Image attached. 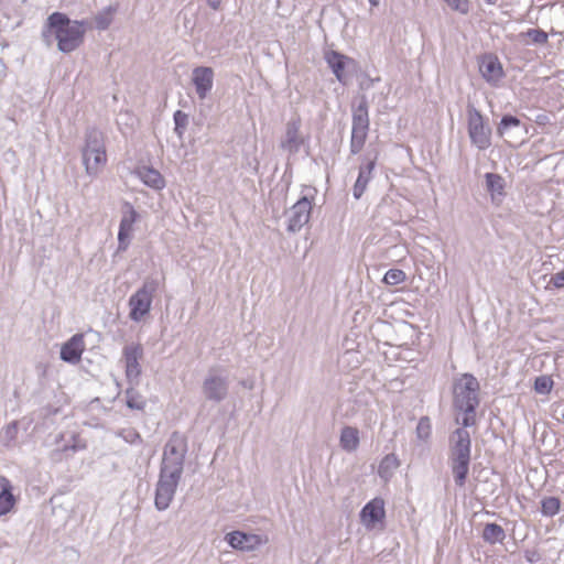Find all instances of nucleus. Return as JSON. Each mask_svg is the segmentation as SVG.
I'll return each mask as SVG.
<instances>
[{
    "instance_id": "2f4dec72",
    "label": "nucleus",
    "mask_w": 564,
    "mask_h": 564,
    "mask_svg": "<svg viewBox=\"0 0 564 564\" xmlns=\"http://www.w3.org/2000/svg\"><path fill=\"white\" fill-rule=\"evenodd\" d=\"M127 406L132 410H143L145 406V400L133 389L126 391Z\"/></svg>"
},
{
    "instance_id": "f03ea898",
    "label": "nucleus",
    "mask_w": 564,
    "mask_h": 564,
    "mask_svg": "<svg viewBox=\"0 0 564 564\" xmlns=\"http://www.w3.org/2000/svg\"><path fill=\"white\" fill-rule=\"evenodd\" d=\"M85 24V21L70 20L65 13L53 12L46 19L42 37L50 45L53 36L57 41L58 51L70 53L84 42Z\"/></svg>"
},
{
    "instance_id": "f3484780",
    "label": "nucleus",
    "mask_w": 564,
    "mask_h": 564,
    "mask_svg": "<svg viewBox=\"0 0 564 564\" xmlns=\"http://www.w3.org/2000/svg\"><path fill=\"white\" fill-rule=\"evenodd\" d=\"M482 78L490 85L496 86L503 77L502 65L496 56H485L479 65Z\"/></svg>"
},
{
    "instance_id": "c85d7f7f",
    "label": "nucleus",
    "mask_w": 564,
    "mask_h": 564,
    "mask_svg": "<svg viewBox=\"0 0 564 564\" xmlns=\"http://www.w3.org/2000/svg\"><path fill=\"white\" fill-rule=\"evenodd\" d=\"M561 501L556 497H546L541 501V513L544 517H554L558 513Z\"/></svg>"
},
{
    "instance_id": "72a5a7b5",
    "label": "nucleus",
    "mask_w": 564,
    "mask_h": 564,
    "mask_svg": "<svg viewBox=\"0 0 564 564\" xmlns=\"http://www.w3.org/2000/svg\"><path fill=\"white\" fill-rule=\"evenodd\" d=\"M432 424L427 416H422L416 425V437L422 441H426L431 436Z\"/></svg>"
},
{
    "instance_id": "7c9ffc66",
    "label": "nucleus",
    "mask_w": 564,
    "mask_h": 564,
    "mask_svg": "<svg viewBox=\"0 0 564 564\" xmlns=\"http://www.w3.org/2000/svg\"><path fill=\"white\" fill-rule=\"evenodd\" d=\"M17 435H18V423L11 422L1 432L0 441L2 442V444L4 446L9 447L14 443Z\"/></svg>"
},
{
    "instance_id": "9b49d317",
    "label": "nucleus",
    "mask_w": 564,
    "mask_h": 564,
    "mask_svg": "<svg viewBox=\"0 0 564 564\" xmlns=\"http://www.w3.org/2000/svg\"><path fill=\"white\" fill-rule=\"evenodd\" d=\"M143 357V348L140 344H130L124 346L122 358L126 367V377L129 382L138 383L141 376L140 360Z\"/></svg>"
},
{
    "instance_id": "e433bc0d",
    "label": "nucleus",
    "mask_w": 564,
    "mask_h": 564,
    "mask_svg": "<svg viewBox=\"0 0 564 564\" xmlns=\"http://www.w3.org/2000/svg\"><path fill=\"white\" fill-rule=\"evenodd\" d=\"M117 435L121 437L124 442L132 445L142 443V437L140 433L132 427L122 429L117 433Z\"/></svg>"
},
{
    "instance_id": "7ed1b4c3",
    "label": "nucleus",
    "mask_w": 564,
    "mask_h": 564,
    "mask_svg": "<svg viewBox=\"0 0 564 564\" xmlns=\"http://www.w3.org/2000/svg\"><path fill=\"white\" fill-rule=\"evenodd\" d=\"M480 384L471 373H463L453 383L454 408L464 414L460 424L470 427L476 423V409L479 405Z\"/></svg>"
},
{
    "instance_id": "b1692460",
    "label": "nucleus",
    "mask_w": 564,
    "mask_h": 564,
    "mask_svg": "<svg viewBox=\"0 0 564 564\" xmlns=\"http://www.w3.org/2000/svg\"><path fill=\"white\" fill-rule=\"evenodd\" d=\"M138 174L145 185L154 189H161L165 186L163 176L152 167L143 166L139 169Z\"/></svg>"
},
{
    "instance_id": "423d86ee",
    "label": "nucleus",
    "mask_w": 564,
    "mask_h": 564,
    "mask_svg": "<svg viewBox=\"0 0 564 564\" xmlns=\"http://www.w3.org/2000/svg\"><path fill=\"white\" fill-rule=\"evenodd\" d=\"M160 288V281L155 278H147L129 299V318L135 323L141 322L151 311L154 294Z\"/></svg>"
},
{
    "instance_id": "bb28decb",
    "label": "nucleus",
    "mask_w": 564,
    "mask_h": 564,
    "mask_svg": "<svg viewBox=\"0 0 564 564\" xmlns=\"http://www.w3.org/2000/svg\"><path fill=\"white\" fill-rule=\"evenodd\" d=\"M481 538L489 544L502 543L506 539V532L501 525L491 522L485 525Z\"/></svg>"
},
{
    "instance_id": "ea45409f",
    "label": "nucleus",
    "mask_w": 564,
    "mask_h": 564,
    "mask_svg": "<svg viewBox=\"0 0 564 564\" xmlns=\"http://www.w3.org/2000/svg\"><path fill=\"white\" fill-rule=\"evenodd\" d=\"M550 283L556 289L564 288V270L553 274L551 276Z\"/></svg>"
},
{
    "instance_id": "4be33fe9",
    "label": "nucleus",
    "mask_w": 564,
    "mask_h": 564,
    "mask_svg": "<svg viewBox=\"0 0 564 564\" xmlns=\"http://www.w3.org/2000/svg\"><path fill=\"white\" fill-rule=\"evenodd\" d=\"M0 516L9 513L15 505V498L12 494V485L6 477L0 478Z\"/></svg>"
},
{
    "instance_id": "6ab92c4d",
    "label": "nucleus",
    "mask_w": 564,
    "mask_h": 564,
    "mask_svg": "<svg viewBox=\"0 0 564 564\" xmlns=\"http://www.w3.org/2000/svg\"><path fill=\"white\" fill-rule=\"evenodd\" d=\"M386 516L384 501L381 498H373L367 502L360 511V519L366 525H373Z\"/></svg>"
},
{
    "instance_id": "c9c22d12",
    "label": "nucleus",
    "mask_w": 564,
    "mask_h": 564,
    "mask_svg": "<svg viewBox=\"0 0 564 564\" xmlns=\"http://www.w3.org/2000/svg\"><path fill=\"white\" fill-rule=\"evenodd\" d=\"M553 388V380L549 376H539L534 380V390L540 394H549Z\"/></svg>"
},
{
    "instance_id": "393cba45",
    "label": "nucleus",
    "mask_w": 564,
    "mask_h": 564,
    "mask_svg": "<svg viewBox=\"0 0 564 564\" xmlns=\"http://www.w3.org/2000/svg\"><path fill=\"white\" fill-rule=\"evenodd\" d=\"M118 9H119V4L116 3V4H110L106 8H104L101 11H99L95 15L96 29L99 31L107 30L110 26V24L112 23L113 17L117 13Z\"/></svg>"
},
{
    "instance_id": "f704fd0d",
    "label": "nucleus",
    "mask_w": 564,
    "mask_h": 564,
    "mask_svg": "<svg viewBox=\"0 0 564 564\" xmlns=\"http://www.w3.org/2000/svg\"><path fill=\"white\" fill-rule=\"evenodd\" d=\"M405 273L400 269H389L384 276L383 282L388 285H398L404 282Z\"/></svg>"
},
{
    "instance_id": "412c9836",
    "label": "nucleus",
    "mask_w": 564,
    "mask_h": 564,
    "mask_svg": "<svg viewBox=\"0 0 564 564\" xmlns=\"http://www.w3.org/2000/svg\"><path fill=\"white\" fill-rule=\"evenodd\" d=\"M360 443V435L357 427L354 426H344L340 431L339 435V445L343 451L347 453H352L357 451Z\"/></svg>"
},
{
    "instance_id": "20e7f679",
    "label": "nucleus",
    "mask_w": 564,
    "mask_h": 564,
    "mask_svg": "<svg viewBox=\"0 0 564 564\" xmlns=\"http://www.w3.org/2000/svg\"><path fill=\"white\" fill-rule=\"evenodd\" d=\"M471 440L466 427L456 429L449 437L448 465L456 486L464 487L469 474Z\"/></svg>"
},
{
    "instance_id": "4468645a",
    "label": "nucleus",
    "mask_w": 564,
    "mask_h": 564,
    "mask_svg": "<svg viewBox=\"0 0 564 564\" xmlns=\"http://www.w3.org/2000/svg\"><path fill=\"white\" fill-rule=\"evenodd\" d=\"M192 83L199 99H205L214 85V70L208 66H197L193 69Z\"/></svg>"
},
{
    "instance_id": "ddd939ff",
    "label": "nucleus",
    "mask_w": 564,
    "mask_h": 564,
    "mask_svg": "<svg viewBox=\"0 0 564 564\" xmlns=\"http://www.w3.org/2000/svg\"><path fill=\"white\" fill-rule=\"evenodd\" d=\"M378 154L370 155L367 153L361 158V164L359 166L358 176L352 187V195L355 199L361 198L369 182L372 180V172L377 164Z\"/></svg>"
},
{
    "instance_id": "a211bd4d",
    "label": "nucleus",
    "mask_w": 564,
    "mask_h": 564,
    "mask_svg": "<svg viewBox=\"0 0 564 564\" xmlns=\"http://www.w3.org/2000/svg\"><path fill=\"white\" fill-rule=\"evenodd\" d=\"M325 62L327 63L328 67L332 69L333 74L335 75L336 79L341 83L346 84L347 76L345 74V68L348 63H351L352 59L337 51H328L324 55Z\"/></svg>"
},
{
    "instance_id": "2eb2a0df",
    "label": "nucleus",
    "mask_w": 564,
    "mask_h": 564,
    "mask_svg": "<svg viewBox=\"0 0 564 564\" xmlns=\"http://www.w3.org/2000/svg\"><path fill=\"white\" fill-rule=\"evenodd\" d=\"M225 540L232 549L240 551H253L262 542L259 535L248 534L241 531H232L227 533Z\"/></svg>"
},
{
    "instance_id": "4c0bfd02",
    "label": "nucleus",
    "mask_w": 564,
    "mask_h": 564,
    "mask_svg": "<svg viewBox=\"0 0 564 564\" xmlns=\"http://www.w3.org/2000/svg\"><path fill=\"white\" fill-rule=\"evenodd\" d=\"M173 120L175 123L174 131L181 138L187 127L188 116L182 110H176L173 115Z\"/></svg>"
},
{
    "instance_id": "0eeeda50",
    "label": "nucleus",
    "mask_w": 564,
    "mask_h": 564,
    "mask_svg": "<svg viewBox=\"0 0 564 564\" xmlns=\"http://www.w3.org/2000/svg\"><path fill=\"white\" fill-rule=\"evenodd\" d=\"M229 386L228 371L223 367H212L203 380L202 392L206 400L220 403L228 397Z\"/></svg>"
},
{
    "instance_id": "473e14b6",
    "label": "nucleus",
    "mask_w": 564,
    "mask_h": 564,
    "mask_svg": "<svg viewBox=\"0 0 564 564\" xmlns=\"http://www.w3.org/2000/svg\"><path fill=\"white\" fill-rule=\"evenodd\" d=\"M521 121L518 117L512 115H505L500 120L497 131L500 135H503L508 132L509 129L519 127Z\"/></svg>"
},
{
    "instance_id": "a19ab883",
    "label": "nucleus",
    "mask_w": 564,
    "mask_h": 564,
    "mask_svg": "<svg viewBox=\"0 0 564 564\" xmlns=\"http://www.w3.org/2000/svg\"><path fill=\"white\" fill-rule=\"evenodd\" d=\"M220 3V0H208V4L213 8V9H217L218 6Z\"/></svg>"
},
{
    "instance_id": "1a4fd4ad",
    "label": "nucleus",
    "mask_w": 564,
    "mask_h": 564,
    "mask_svg": "<svg viewBox=\"0 0 564 564\" xmlns=\"http://www.w3.org/2000/svg\"><path fill=\"white\" fill-rule=\"evenodd\" d=\"M312 213V202L307 196L301 197L286 212V230L291 234L300 231L310 220Z\"/></svg>"
},
{
    "instance_id": "5701e85b",
    "label": "nucleus",
    "mask_w": 564,
    "mask_h": 564,
    "mask_svg": "<svg viewBox=\"0 0 564 564\" xmlns=\"http://www.w3.org/2000/svg\"><path fill=\"white\" fill-rule=\"evenodd\" d=\"M485 180L492 200H500L505 196V178L497 173H486Z\"/></svg>"
},
{
    "instance_id": "6e6552de",
    "label": "nucleus",
    "mask_w": 564,
    "mask_h": 564,
    "mask_svg": "<svg viewBox=\"0 0 564 564\" xmlns=\"http://www.w3.org/2000/svg\"><path fill=\"white\" fill-rule=\"evenodd\" d=\"M467 128L473 145L478 150H486L491 144V129L485 124L480 111L471 104L467 105Z\"/></svg>"
},
{
    "instance_id": "79ce46f5",
    "label": "nucleus",
    "mask_w": 564,
    "mask_h": 564,
    "mask_svg": "<svg viewBox=\"0 0 564 564\" xmlns=\"http://www.w3.org/2000/svg\"><path fill=\"white\" fill-rule=\"evenodd\" d=\"M371 7H378L380 3V0H368Z\"/></svg>"
},
{
    "instance_id": "f257e3e1",
    "label": "nucleus",
    "mask_w": 564,
    "mask_h": 564,
    "mask_svg": "<svg viewBox=\"0 0 564 564\" xmlns=\"http://www.w3.org/2000/svg\"><path fill=\"white\" fill-rule=\"evenodd\" d=\"M186 453V438L180 433H173L163 449L160 475L155 488L154 505L159 511L166 510L175 496L183 474Z\"/></svg>"
},
{
    "instance_id": "aec40b11",
    "label": "nucleus",
    "mask_w": 564,
    "mask_h": 564,
    "mask_svg": "<svg viewBox=\"0 0 564 564\" xmlns=\"http://www.w3.org/2000/svg\"><path fill=\"white\" fill-rule=\"evenodd\" d=\"M369 106L367 98L362 96L357 105H352L351 130L369 131Z\"/></svg>"
},
{
    "instance_id": "dca6fc26",
    "label": "nucleus",
    "mask_w": 564,
    "mask_h": 564,
    "mask_svg": "<svg viewBox=\"0 0 564 564\" xmlns=\"http://www.w3.org/2000/svg\"><path fill=\"white\" fill-rule=\"evenodd\" d=\"M84 349V336L75 334L62 346L61 359L75 365L80 360Z\"/></svg>"
},
{
    "instance_id": "cd10ccee",
    "label": "nucleus",
    "mask_w": 564,
    "mask_h": 564,
    "mask_svg": "<svg viewBox=\"0 0 564 564\" xmlns=\"http://www.w3.org/2000/svg\"><path fill=\"white\" fill-rule=\"evenodd\" d=\"M367 135L368 131L351 130L349 144L350 154L356 155L362 150L367 140Z\"/></svg>"
},
{
    "instance_id": "a878e982",
    "label": "nucleus",
    "mask_w": 564,
    "mask_h": 564,
    "mask_svg": "<svg viewBox=\"0 0 564 564\" xmlns=\"http://www.w3.org/2000/svg\"><path fill=\"white\" fill-rule=\"evenodd\" d=\"M400 463L398 457L394 454H388L386 455L378 467V475L383 480H389L392 476L394 470L399 467Z\"/></svg>"
},
{
    "instance_id": "f8f14e48",
    "label": "nucleus",
    "mask_w": 564,
    "mask_h": 564,
    "mask_svg": "<svg viewBox=\"0 0 564 564\" xmlns=\"http://www.w3.org/2000/svg\"><path fill=\"white\" fill-rule=\"evenodd\" d=\"M300 118L291 119L285 127V133L280 142V148L288 152L289 155H294L300 152L305 143V138L302 135Z\"/></svg>"
},
{
    "instance_id": "58836bf2",
    "label": "nucleus",
    "mask_w": 564,
    "mask_h": 564,
    "mask_svg": "<svg viewBox=\"0 0 564 564\" xmlns=\"http://www.w3.org/2000/svg\"><path fill=\"white\" fill-rule=\"evenodd\" d=\"M454 11L462 14H467L469 11L468 0H443Z\"/></svg>"
},
{
    "instance_id": "c756f323",
    "label": "nucleus",
    "mask_w": 564,
    "mask_h": 564,
    "mask_svg": "<svg viewBox=\"0 0 564 564\" xmlns=\"http://www.w3.org/2000/svg\"><path fill=\"white\" fill-rule=\"evenodd\" d=\"M520 37H529L532 43L538 45H544L547 43L549 35L541 29H529L525 32L519 34Z\"/></svg>"
},
{
    "instance_id": "39448f33",
    "label": "nucleus",
    "mask_w": 564,
    "mask_h": 564,
    "mask_svg": "<svg viewBox=\"0 0 564 564\" xmlns=\"http://www.w3.org/2000/svg\"><path fill=\"white\" fill-rule=\"evenodd\" d=\"M83 164L89 176H97L107 162L104 134L96 128L87 129L82 149Z\"/></svg>"
},
{
    "instance_id": "9d476101",
    "label": "nucleus",
    "mask_w": 564,
    "mask_h": 564,
    "mask_svg": "<svg viewBox=\"0 0 564 564\" xmlns=\"http://www.w3.org/2000/svg\"><path fill=\"white\" fill-rule=\"evenodd\" d=\"M122 216L119 224V230H118V252H123L128 249L132 231H133V225L139 220L140 215L133 207V205L129 202H124L122 204L121 209Z\"/></svg>"
}]
</instances>
